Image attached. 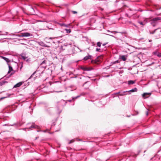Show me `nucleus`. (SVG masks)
<instances>
[{"instance_id":"c9c22d12","label":"nucleus","mask_w":161,"mask_h":161,"mask_svg":"<svg viewBox=\"0 0 161 161\" xmlns=\"http://www.w3.org/2000/svg\"><path fill=\"white\" fill-rule=\"evenodd\" d=\"M118 1H117V0H116L115 1V3H117L118 2Z\"/></svg>"},{"instance_id":"2f4dec72","label":"nucleus","mask_w":161,"mask_h":161,"mask_svg":"<svg viewBox=\"0 0 161 161\" xmlns=\"http://www.w3.org/2000/svg\"><path fill=\"white\" fill-rule=\"evenodd\" d=\"M119 93H120V92H116V93H115V94H119Z\"/></svg>"},{"instance_id":"20e7f679","label":"nucleus","mask_w":161,"mask_h":161,"mask_svg":"<svg viewBox=\"0 0 161 161\" xmlns=\"http://www.w3.org/2000/svg\"><path fill=\"white\" fill-rule=\"evenodd\" d=\"M13 70V69L12 67L11 66H9V70L8 72V74L6 75V77L8 78L9 77H10L11 75H13L14 73L12 72L10 74L8 75V74H9L11 71H12Z\"/></svg>"},{"instance_id":"2eb2a0df","label":"nucleus","mask_w":161,"mask_h":161,"mask_svg":"<svg viewBox=\"0 0 161 161\" xmlns=\"http://www.w3.org/2000/svg\"><path fill=\"white\" fill-rule=\"evenodd\" d=\"M137 90V89L136 88H135L133 89H132L128 91V92H136Z\"/></svg>"},{"instance_id":"79ce46f5","label":"nucleus","mask_w":161,"mask_h":161,"mask_svg":"<svg viewBox=\"0 0 161 161\" xmlns=\"http://www.w3.org/2000/svg\"><path fill=\"white\" fill-rule=\"evenodd\" d=\"M3 58H5L4 57H2Z\"/></svg>"},{"instance_id":"4be33fe9","label":"nucleus","mask_w":161,"mask_h":161,"mask_svg":"<svg viewBox=\"0 0 161 161\" xmlns=\"http://www.w3.org/2000/svg\"><path fill=\"white\" fill-rule=\"evenodd\" d=\"M102 44V43L100 42H98L97 43V46L99 47H100L101 46Z\"/></svg>"},{"instance_id":"a18cd8bd","label":"nucleus","mask_w":161,"mask_h":161,"mask_svg":"<svg viewBox=\"0 0 161 161\" xmlns=\"http://www.w3.org/2000/svg\"><path fill=\"white\" fill-rule=\"evenodd\" d=\"M2 35H6V34H3Z\"/></svg>"},{"instance_id":"a878e982","label":"nucleus","mask_w":161,"mask_h":161,"mask_svg":"<svg viewBox=\"0 0 161 161\" xmlns=\"http://www.w3.org/2000/svg\"><path fill=\"white\" fill-rule=\"evenodd\" d=\"M75 141V140L73 139H72L69 142V144H71L73 142Z\"/></svg>"},{"instance_id":"dca6fc26","label":"nucleus","mask_w":161,"mask_h":161,"mask_svg":"<svg viewBox=\"0 0 161 161\" xmlns=\"http://www.w3.org/2000/svg\"><path fill=\"white\" fill-rule=\"evenodd\" d=\"M135 81L130 80H129L128 81V84L129 85H131V84H133L135 83Z\"/></svg>"},{"instance_id":"c756f323","label":"nucleus","mask_w":161,"mask_h":161,"mask_svg":"<svg viewBox=\"0 0 161 161\" xmlns=\"http://www.w3.org/2000/svg\"><path fill=\"white\" fill-rule=\"evenodd\" d=\"M62 107H61V108L59 110V113H60L62 111Z\"/></svg>"},{"instance_id":"6ab92c4d","label":"nucleus","mask_w":161,"mask_h":161,"mask_svg":"<svg viewBox=\"0 0 161 161\" xmlns=\"http://www.w3.org/2000/svg\"><path fill=\"white\" fill-rule=\"evenodd\" d=\"M157 30V29H156L152 31H150V33L151 34H154Z\"/></svg>"},{"instance_id":"49530a36","label":"nucleus","mask_w":161,"mask_h":161,"mask_svg":"<svg viewBox=\"0 0 161 161\" xmlns=\"http://www.w3.org/2000/svg\"><path fill=\"white\" fill-rule=\"evenodd\" d=\"M69 102H70L71 101V100H69Z\"/></svg>"},{"instance_id":"7c9ffc66","label":"nucleus","mask_w":161,"mask_h":161,"mask_svg":"<svg viewBox=\"0 0 161 161\" xmlns=\"http://www.w3.org/2000/svg\"><path fill=\"white\" fill-rule=\"evenodd\" d=\"M45 63V61L44 60V61H43L42 62V63L41 64H44Z\"/></svg>"},{"instance_id":"4c0bfd02","label":"nucleus","mask_w":161,"mask_h":161,"mask_svg":"<svg viewBox=\"0 0 161 161\" xmlns=\"http://www.w3.org/2000/svg\"><path fill=\"white\" fill-rule=\"evenodd\" d=\"M103 50H104V51L106 50V49H103Z\"/></svg>"},{"instance_id":"6e6552de","label":"nucleus","mask_w":161,"mask_h":161,"mask_svg":"<svg viewBox=\"0 0 161 161\" xmlns=\"http://www.w3.org/2000/svg\"><path fill=\"white\" fill-rule=\"evenodd\" d=\"M153 54L158 57H161V53L158 52V51H156L153 53Z\"/></svg>"},{"instance_id":"9d476101","label":"nucleus","mask_w":161,"mask_h":161,"mask_svg":"<svg viewBox=\"0 0 161 161\" xmlns=\"http://www.w3.org/2000/svg\"><path fill=\"white\" fill-rule=\"evenodd\" d=\"M119 59H121L123 61H125L127 58L125 55H121L119 56Z\"/></svg>"},{"instance_id":"a211bd4d","label":"nucleus","mask_w":161,"mask_h":161,"mask_svg":"<svg viewBox=\"0 0 161 161\" xmlns=\"http://www.w3.org/2000/svg\"><path fill=\"white\" fill-rule=\"evenodd\" d=\"M138 23H139L141 25H145L146 23V22H143L141 21H139Z\"/></svg>"},{"instance_id":"393cba45","label":"nucleus","mask_w":161,"mask_h":161,"mask_svg":"<svg viewBox=\"0 0 161 161\" xmlns=\"http://www.w3.org/2000/svg\"><path fill=\"white\" fill-rule=\"evenodd\" d=\"M36 73V72H34L30 76V77L28 79V80H29L30 79H31L32 76H33V75L35 73Z\"/></svg>"},{"instance_id":"cd10ccee","label":"nucleus","mask_w":161,"mask_h":161,"mask_svg":"<svg viewBox=\"0 0 161 161\" xmlns=\"http://www.w3.org/2000/svg\"><path fill=\"white\" fill-rule=\"evenodd\" d=\"M107 43H107V42L106 43H103V44L102 46H103V47H104V46H105V45L106 44H107Z\"/></svg>"},{"instance_id":"f3484780","label":"nucleus","mask_w":161,"mask_h":161,"mask_svg":"<svg viewBox=\"0 0 161 161\" xmlns=\"http://www.w3.org/2000/svg\"><path fill=\"white\" fill-rule=\"evenodd\" d=\"M64 30L66 31V32L67 33H69L71 31V30L70 29H65Z\"/></svg>"},{"instance_id":"412c9836","label":"nucleus","mask_w":161,"mask_h":161,"mask_svg":"<svg viewBox=\"0 0 161 161\" xmlns=\"http://www.w3.org/2000/svg\"><path fill=\"white\" fill-rule=\"evenodd\" d=\"M70 24H67V25H66L65 24V25H64V27H70Z\"/></svg>"},{"instance_id":"0eeeda50","label":"nucleus","mask_w":161,"mask_h":161,"mask_svg":"<svg viewBox=\"0 0 161 161\" xmlns=\"http://www.w3.org/2000/svg\"><path fill=\"white\" fill-rule=\"evenodd\" d=\"M92 57V56L88 55V56H86L84 57L83 59L84 60L86 61L88 60V59H91Z\"/></svg>"},{"instance_id":"473e14b6","label":"nucleus","mask_w":161,"mask_h":161,"mask_svg":"<svg viewBox=\"0 0 161 161\" xmlns=\"http://www.w3.org/2000/svg\"><path fill=\"white\" fill-rule=\"evenodd\" d=\"M77 139V141H82L81 139Z\"/></svg>"},{"instance_id":"5701e85b","label":"nucleus","mask_w":161,"mask_h":161,"mask_svg":"<svg viewBox=\"0 0 161 161\" xmlns=\"http://www.w3.org/2000/svg\"><path fill=\"white\" fill-rule=\"evenodd\" d=\"M80 96H81V95H80L78 96L75 97H73L72 98V99L75 100V99H76L79 97Z\"/></svg>"},{"instance_id":"f03ea898","label":"nucleus","mask_w":161,"mask_h":161,"mask_svg":"<svg viewBox=\"0 0 161 161\" xmlns=\"http://www.w3.org/2000/svg\"><path fill=\"white\" fill-rule=\"evenodd\" d=\"M16 36L19 37H28L32 36V34L29 32H25L21 33Z\"/></svg>"},{"instance_id":"de8ad7c7","label":"nucleus","mask_w":161,"mask_h":161,"mask_svg":"<svg viewBox=\"0 0 161 161\" xmlns=\"http://www.w3.org/2000/svg\"><path fill=\"white\" fill-rule=\"evenodd\" d=\"M4 97H3V98H2L1 99H3V98H4Z\"/></svg>"},{"instance_id":"e433bc0d","label":"nucleus","mask_w":161,"mask_h":161,"mask_svg":"<svg viewBox=\"0 0 161 161\" xmlns=\"http://www.w3.org/2000/svg\"><path fill=\"white\" fill-rule=\"evenodd\" d=\"M62 91H59V92H61Z\"/></svg>"},{"instance_id":"f704fd0d","label":"nucleus","mask_w":161,"mask_h":161,"mask_svg":"<svg viewBox=\"0 0 161 161\" xmlns=\"http://www.w3.org/2000/svg\"><path fill=\"white\" fill-rule=\"evenodd\" d=\"M147 115H148V112H147L146 113Z\"/></svg>"},{"instance_id":"58836bf2","label":"nucleus","mask_w":161,"mask_h":161,"mask_svg":"<svg viewBox=\"0 0 161 161\" xmlns=\"http://www.w3.org/2000/svg\"><path fill=\"white\" fill-rule=\"evenodd\" d=\"M2 85V84L1 83H0V85Z\"/></svg>"},{"instance_id":"b1692460","label":"nucleus","mask_w":161,"mask_h":161,"mask_svg":"<svg viewBox=\"0 0 161 161\" xmlns=\"http://www.w3.org/2000/svg\"><path fill=\"white\" fill-rule=\"evenodd\" d=\"M119 61L118 60H117V61H116L114 62H113L112 63V64H116V63H119Z\"/></svg>"},{"instance_id":"c03bdc74","label":"nucleus","mask_w":161,"mask_h":161,"mask_svg":"<svg viewBox=\"0 0 161 161\" xmlns=\"http://www.w3.org/2000/svg\"><path fill=\"white\" fill-rule=\"evenodd\" d=\"M149 41L150 42L152 41H151V40H149Z\"/></svg>"},{"instance_id":"39448f33","label":"nucleus","mask_w":161,"mask_h":161,"mask_svg":"<svg viewBox=\"0 0 161 161\" xmlns=\"http://www.w3.org/2000/svg\"><path fill=\"white\" fill-rule=\"evenodd\" d=\"M81 69L84 71H90L93 69L91 67H81Z\"/></svg>"},{"instance_id":"1a4fd4ad","label":"nucleus","mask_w":161,"mask_h":161,"mask_svg":"<svg viewBox=\"0 0 161 161\" xmlns=\"http://www.w3.org/2000/svg\"><path fill=\"white\" fill-rule=\"evenodd\" d=\"M23 83V82H19L17 83V84H16V85H15L14 86V87H19Z\"/></svg>"},{"instance_id":"f257e3e1","label":"nucleus","mask_w":161,"mask_h":161,"mask_svg":"<svg viewBox=\"0 0 161 161\" xmlns=\"http://www.w3.org/2000/svg\"><path fill=\"white\" fill-rule=\"evenodd\" d=\"M161 20V18L159 17L154 18L150 20V24L152 26L154 27L158 24L159 21Z\"/></svg>"},{"instance_id":"ea45409f","label":"nucleus","mask_w":161,"mask_h":161,"mask_svg":"<svg viewBox=\"0 0 161 161\" xmlns=\"http://www.w3.org/2000/svg\"><path fill=\"white\" fill-rule=\"evenodd\" d=\"M50 39H52V37H50Z\"/></svg>"},{"instance_id":"423d86ee","label":"nucleus","mask_w":161,"mask_h":161,"mask_svg":"<svg viewBox=\"0 0 161 161\" xmlns=\"http://www.w3.org/2000/svg\"><path fill=\"white\" fill-rule=\"evenodd\" d=\"M151 93H144L142 94V97L144 98H147L148 96H150Z\"/></svg>"},{"instance_id":"aec40b11","label":"nucleus","mask_w":161,"mask_h":161,"mask_svg":"<svg viewBox=\"0 0 161 161\" xmlns=\"http://www.w3.org/2000/svg\"><path fill=\"white\" fill-rule=\"evenodd\" d=\"M58 25H59L61 26H62V27H64V26L65 25V24L64 23H58Z\"/></svg>"},{"instance_id":"72a5a7b5","label":"nucleus","mask_w":161,"mask_h":161,"mask_svg":"<svg viewBox=\"0 0 161 161\" xmlns=\"http://www.w3.org/2000/svg\"><path fill=\"white\" fill-rule=\"evenodd\" d=\"M100 10H101V11H103V8H100Z\"/></svg>"},{"instance_id":"a19ab883","label":"nucleus","mask_w":161,"mask_h":161,"mask_svg":"<svg viewBox=\"0 0 161 161\" xmlns=\"http://www.w3.org/2000/svg\"><path fill=\"white\" fill-rule=\"evenodd\" d=\"M8 32H6V34H8Z\"/></svg>"},{"instance_id":"f8f14e48","label":"nucleus","mask_w":161,"mask_h":161,"mask_svg":"<svg viewBox=\"0 0 161 161\" xmlns=\"http://www.w3.org/2000/svg\"><path fill=\"white\" fill-rule=\"evenodd\" d=\"M37 128L38 129L39 128V127L37 125H35L34 124H32L29 128L30 129L31 128Z\"/></svg>"},{"instance_id":"4468645a","label":"nucleus","mask_w":161,"mask_h":161,"mask_svg":"<svg viewBox=\"0 0 161 161\" xmlns=\"http://www.w3.org/2000/svg\"><path fill=\"white\" fill-rule=\"evenodd\" d=\"M38 43L39 45H40L41 46H44V47L46 46V44L42 42L41 41V42H38Z\"/></svg>"},{"instance_id":"9b49d317","label":"nucleus","mask_w":161,"mask_h":161,"mask_svg":"<svg viewBox=\"0 0 161 161\" xmlns=\"http://www.w3.org/2000/svg\"><path fill=\"white\" fill-rule=\"evenodd\" d=\"M30 11L31 12V13L32 14H34V13L35 12L34 10V8L31 7H30V8L29 9Z\"/></svg>"},{"instance_id":"c85d7f7f","label":"nucleus","mask_w":161,"mask_h":161,"mask_svg":"<svg viewBox=\"0 0 161 161\" xmlns=\"http://www.w3.org/2000/svg\"><path fill=\"white\" fill-rule=\"evenodd\" d=\"M76 89V87H75L73 89H70V90L71 91H72L74 90H75Z\"/></svg>"},{"instance_id":"bb28decb","label":"nucleus","mask_w":161,"mask_h":161,"mask_svg":"<svg viewBox=\"0 0 161 161\" xmlns=\"http://www.w3.org/2000/svg\"><path fill=\"white\" fill-rule=\"evenodd\" d=\"M72 12L73 14H76L77 13V12L75 11H72Z\"/></svg>"},{"instance_id":"37998d69","label":"nucleus","mask_w":161,"mask_h":161,"mask_svg":"<svg viewBox=\"0 0 161 161\" xmlns=\"http://www.w3.org/2000/svg\"><path fill=\"white\" fill-rule=\"evenodd\" d=\"M23 57V58H24V59H25V58H24L23 57Z\"/></svg>"},{"instance_id":"ddd939ff","label":"nucleus","mask_w":161,"mask_h":161,"mask_svg":"<svg viewBox=\"0 0 161 161\" xmlns=\"http://www.w3.org/2000/svg\"><path fill=\"white\" fill-rule=\"evenodd\" d=\"M128 92V91H124V92H120L119 95L120 96H124L126 94L125 93V92Z\"/></svg>"},{"instance_id":"7ed1b4c3","label":"nucleus","mask_w":161,"mask_h":161,"mask_svg":"<svg viewBox=\"0 0 161 161\" xmlns=\"http://www.w3.org/2000/svg\"><path fill=\"white\" fill-rule=\"evenodd\" d=\"M91 46L89 47L88 49L89 50H91L92 47H93V49L95 50H100V48H97V46L96 45V44L94 43V42H92L91 43Z\"/></svg>"}]
</instances>
